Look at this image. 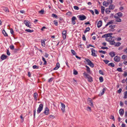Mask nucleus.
Segmentation results:
<instances>
[{
	"label": "nucleus",
	"mask_w": 127,
	"mask_h": 127,
	"mask_svg": "<svg viewBox=\"0 0 127 127\" xmlns=\"http://www.w3.org/2000/svg\"><path fill=\"white\" fill-rule=\"evenodd\" d=\"M83 75L86 77L88 79V81L90 82L93 81L92 77L89 75L88 74L85 72L83 73Z\"/></svg>",
	"instance_id": "1"
},
{
	"label": "nucleus",
	"mask_w": 127,
	"mask_h": 127,
	"mask_svg": "<svg viewBox=\"0 0 127 127\" xmlns=\"http://www.w3.org/2000/svg\"><path fill=\"white\" fill-rule=\"evenodd\" d=\"M85 60L88 63V64L92 67H94V65L93 63L91 62L89 59L87 58L85 59Z\"/></svg>",
	"instance_id": "2"
},
{
	"label": "nucleus",
	"mask_w": 127,
	"mask_h": 127,
	"mask_svg": "<svg viewBox=\"0 0 127 127\" xmlns=\"http://www.w3.org/2000/svg\"><path fill=\"white\" fill-rule=\"evenodd\" d=\"M43 107V105L42 104H40L37 110V112L38 113H40L41 111L42 110Z\"/></svg>",
	"instance_id": "3"
},
{
	"label": "nucleus",
	"mask_w": 127,
	"mask_h": 127,
	"mask_svg": "<svg viewBox=\"0 0 127 127\" xmlns=\"http://www.w3.org/2000/svg\"><path fill=\"white\" fill-rule=\"evenodd\" d=\"M79 19L80 20H83L86 18V17L84 15H80L78 16Z\"/></svg>",
	"instance_id": "4"
},
{
	"label": "nucleus",
	"mask_w": 127,
	"mask_h": 127,
	"mask_svg": "<svg viewBox=\"0 0 127 127\" xmlns=\"http://www.w3.org/2000/svg\"><path fill=\"white\" fill-rule=\"evenodd\" d=\"M49 108L47 107H46L45 110V111L43 112L46 115H48L49 113Z\"/></svg>",
	"instance_id": "5"
},
{
	"label": "nucleus",
	"mask_w": 127,
	"mask_h": 127,
	"mask_svg": "<svg viewBox=\"0 0 127 127\" xmlns=\"http://www.w3.org/2000/svg\"><path fill=\"white\" fill-rule=\"evenodd\" d=\"M66 31L64 30L62 32L63 39H65L66 35Z\"/></svg>",
	"instance_id": "6"
},
{
	"label": "nucleus",
	"mask_w": 127,
	"mask_h": 127,
	"mask_svg": "<svg viewBox=\"0 0 127 127\" xmlns=\"http://www.w3.org/2000/svg\"><path fill=\"white\" fill-rule=\"evenodd\" d=\"M61 107H62V108H61V110L63 112H64L65 111V104L63 103H61Z\"/></svg>",
	"instance_id": "7"
},
{
	"label": "nucleus",
	"mask_w": 127,
	"mask_h": 127,
	"mask_svg": "<svg viewBox=\"0 0 127 127\" xmlns=\"http://www.w3.org/2000/svg\"><path fill=\"white\" fill-rule=\"evenodd\" d=\"M91 51L92 55L94 57H96L97 55L95 54V51L93 48L91 49Z\"/></svg>",
	"instance_id": "8"
},
{
	"label": "nucleus",
	"mask_w": 127,
	"mask_h": 127,
	"mask_svg": "<svg viewBox=\"0 0 127 127\" xmlns=\"http://www.w3.org/2000/svg\"><path fill=\"white\" fill-rule=\"evenodd\" d=\"M123 15V14L122 13L119 12L116 14L114 16H116V17H122Z\"/></svg>",
	"instance_id": "9"
},
{
	"label": "nucleus",
	"mask_w": 127,
	"mask_h": 127,
	"mask_svg": "<svg viewBox=\"0 0 127 127\" xmlns=\"http://www.w3.org/2000/svg\"><path fill=\"white\" fill-rule=\"evenodd\" d=\"M77 19L76 18L75 16H73L71 18V23L72 24L74 25L76 24L75 20Z\"/></svg>",
	"instance_id": "10"
},
{
	"label": "nucleus",
	"mask_w": 127,
	"mask_h": 127,
	"mask_svg": "<svg viewBox=\"0 0 127 127\" xmlns=\"http://www.w3.org/2000/svg\"><path fill=\"white\" fill-rule=\"evenodd\" d=\"M114 60L115 61L118 62L120 61V57L118 56H116L114 57Z\"/></svg>",
	"instance_id": "11"
},
{
	"label": "nucleus",
	"mask_w": 127,
	"mask_h": 127,
	"mask_svg": "<svg viewBox=\"0 0 127 127\" xmlns=\"http://www.w3.org/2000/svg\"><path fill=\"white\" fill-rule=\"evenodd\" d=\"M114 17L115 19V22H121L122 20L120 17H116L115 16H114Z\"/></svg>",
	"instance_id": "12"
},
{
	"label": "nucleus",
	"mask_w": 127,
	"mask_h": 127,
	"mask_svg": "<svg viewBox=\"0 0 127 127\" xmlns=\"http://www.w3.org/2000/svg\"><path fill=\"white\" fill-rule=\"evenodd\" d=\"M113 23H114V24H117L116 23L114 22V20H111L110 21V22H108L107 23V24L105 26L106 27L107 26H108V25H109L111 24H113Z\"/></svg>",
	"instance_id": "13"
},
{
	"label": "nucleus",
	"mask_w": 127,
	"mask_h": 127,
	"mask_svg": "<svg viewBox=\"0 0 127 127\" xmlns=\"http://www.w3.org/2000/svg\"><path fill=\"white\" fill-rule=\"evenodd\" d=\"M119 113L121 116H123L124 113V109H121L119 110Z\"/></svg>",
	"instance_id": "14"
},
{
	"label": "nucleus",
	"mask_w": 127,
	"mask_h": 127,
	"mask_svg": "<svg viewBox=\"0 0 127 127\" xmlns=\"http://www.w3.org/2000/svg\"><path fill=\"white\" fill-rule=\"evenodd\" d=\"M7 57V56L3 54H2L0 57V59L2 60L6 59Z\"/></svg>",
	"instance_id": "15"
},
{
	"label": "nucleus",
	"mask_w": 127,
	"mask_h": 127,
	"mask_svg": "<svg viewBox=\"0 0 127 127\" xmlns=\"http://www.w3.org/2000/svg\"><path fill=\"white\" fill-rule=\"evenodd\" d=\"M45 39H41V45L43 47H45V46L46 45L45 43Z\"/></svg>",
	"instance_id": "16"
},
{
	"label": "nucleus",
	"mask_w": 127,
	"mask_h": 127,
	"mask_svg": "<svg viewBox=\"0 0 127 127\" xmlns=\"http://www.w3.org/2000/svg\"><path fill=\"white\" fill-rule=\"evenodd\" d=\"M106 88H103L102 90V92H101L100 93V94H99V96H101L103 95L105 91L106 90Z\"/></svg>",
	"instance_id": "17"
},
{
	"label": "nucleus",
	"mask_w": 127,
	"mask_h": 127,
	"mask_svg": "<svg viewBox=\"0 0 127 127\" xmlns=\"http://www.w3.org/2000/svg\"><path fill=\"white\" fill-rule=\"evenodd\" d=\"M102 21L100 20L99 21L97 25V26L98 28H100L102 26Z\"/></svg>",
	"instance_id": "18"
},
{
	"label": "nucleus",
	"mask_w": 127,
	"mask_h": 127,
	"mask_svg": "<svg viewBox=\"0 0 127 127\" xmlns=\"http://www.w3.org/2000/svg\"><path fill=\"white\" fill-rule=\"evenodd\" d=\"M24 23L25 24V25L30 28H31V27H30L29 25V23L30 22L29 21H25L24 22Z\"/></svg>",
	"instance_id": "19"
},
{
	"label": "nucleus",
	"mask_w": 127,
	"mask_h": 127,
	"mask_svg": "<svg viewBox=\"0 0 127 127\" xmlns=\"http://www.w3.org/2000/svg\"><path fill=\"white\" fill-rule=\"evenodd\" d=\"M33 96L35 100L36 101L38 97V94L37 93L35 92Z\"/></svg>",
	"instance_id": "20"
},
{
	"label": "nucleus",
	"mask_w": 127,
	"mask_h": 127,
	"mask_svg": "<svg viewBox=\"0 0 127 127\" xmlns=\"http://www.w3.org/2000/svg\"><path fill=\"white\" fill-rule=\"evenodd\" d=\"M109 54L112 57H113L115 55V52L113 51L110 52L109 53Z\"/></svg>",
	"instance_id": "21"
},
{
	"label": "nucleus",
	"mask_w": 127,
	"mask_h": 127,
	"mask_svg": "<svg viewBox=\"0 0 127 127\" xmlns=\"http://www.w3.org/2000/svg\"><path fill=\"white\" fill-rule=\"evenodd\" d=\"M60 67V64L59 63H57L56 67L54 69V70H56L58 69Z\"/></svg>",
	"instance_id": "22"
},
{
	"label": "nucleus",
	"mask_w": 127,
	"mask_h": 127,
	"mask_svg": "<svg viewBox=\"0 0 127 127\" xmlns=\"http://www.w3.org/2000/svg\"><path fill=\"white\" fill-rule=\"evenodd\" d=\"M113 37L112 36H110L109 37H107L106 38V40L108 41L109 42L111 40H112V38Z\"/></svg>",
	"instance_id": "23"
},
{
	"label": "nucleus",
	"mask_w": 127,
	"mask_h": 127,
	"mask_svg": "<svg viewBox=\"0 0 127 127\" xmlns=\"http://www.w3.org/2000/svg\"><path fill=\"white\" fill-rule=\"evenodd\" d=\"M85 67L86 68V70L88 73H90V68L87 65H86Z\"/></svg>",
	"instance_id": "24"
},
{
	"label": "nucleus",
	"mask_w": 127,
	"mask_h": 127,
	"mask_svg": "<svg viewBox=\"0 0 127 127\" xmlns=\"http://www.w3.org/2000/svg\"><path fill=\"white\" fill-rule=\"evenodd\" d=\"M101 12L102 14H104V11L105 10V7L103 6L101 7Z\"/></svg>",
	"instance_id": "25"
},
{
	"label": "nucleus",
	"mask_w": 127,
	"mask_h": 127,
	"mask_svg": "<svg viewBox=\"0 0 127 127\" xmlns=\"http://www.w3.org/2000/svg\"><path fill=\"white\" fill-rule=\"evenodd\" d=\"M3 10L6 12H9L8 9L7 7H3Z\"/></svg>",
	"instance_id": "26"
},
{
	"label": "nucleus",
	"mask_w": 127,
	"mask_h": 127,
	"mask_svg": "<svg viewBox=\"0 0 127 127\" xmlns=\"http://www.w3.org/2000/svg\"><path fill=\"white\" fill-rule=\"evenodd\" d=\"M114 5L113 4L110 5L109 7V8L110 9H113L115 8Z\"/></svg>",
	"instance_id": "27"
},
{
	"label": "nucleus",
	"mask_w": 127,
	"mask_h": 127,
	"mask_svg": "<svg viewBox=\"0 0 127 127\" xmlns=\"http://www.w3.org/2000/svg\"><path fill=\"white\" fill-rule=\"evenodd\" d=\"M103 4L104 6L107 7L109 5V4L107 2H106L105 1H104L103 2Z\"/></svg>",
	"instance_id": "28"
},
{
	"label": "nucleus",
	"mask_w": 127,
	"mask_h": 127,
	"mask_svg": "<svg viewBox=\"0 0 127 127\" xmlns=\"http://www.w3.org/2000/svg\"><path fill=\"white\" fill-rule=\"evenodd\" d=\"M108 66H111L112 67H114L115 66L114 64L113 63H109L108 64Z\"/></svg>",
	"instance_id": "29"
},
{
	"label": "nucleus",
	"mask_w": 127,
	"mask_h": 127,
	"mask_svg": "<svg viewBox=\"0 0 127 127\" xmlns=\"http://www.w3.org/2000/svg\"><path fill=\"white\" fill-rule=\"evenodd\" d=\"M2 33L5 36H8L7 34L6 33V32H5L4 30H3L2 31Z\"/></svg>",
	"instance_id": "30"
},
{
	"label": "nucleus",
	"mask_w": 127,
	"mask_h": 127,
	"mask_svg": "<svg viewBox=\"0 0 127 127\" xmlns=\"http://www.w3.org/2000/svg\"><path fill=\"white\" fill-rule=\"evenodd\" d=\"M105 12L106 13L109 14L111 12V11L108 8H106L105 9Z\"/></svg>",
	"instance_id": "31"
},
{
	"label": "nucleus",
	"mask_w": 127,
	"mask_h": 127,
	"mask_svg": "<svg viewBox=\"0 0 127 127\" xmlns=\"http://www.w3.org/2000/svg\"><path fill=\"white\" fill-rule=\"evenodd\" d=\"M90 30V28L89 27H87V28L84 31V33H86L87 32L89 31Z\"/></svg>",
	"instance_id": "32"
},
{
	"label": "nucleus",
	"mask_w": 127,
	"mask_h": 127,
	"mask_svg": "<svg viewBox=\"0 0 127 127\" xmlns=\"http://www.w3.org/2000/svg\"><path fill=\"white\" fill-rule=\"evenodd\" d=\"M25 31H27L29 32H33L34 31L33 30H31L29 29H26Z\"/></svg>",
	"instance_id": "33"
},
{
	"label": "nucleus",
	"mask_w": 127,
	"mask_h": 127,
	"mask_svg": "<svg viewBox=\"0 0 127 127\" xmlns=\"http://www.w3.org/2000/svg\"><path fill=\"white\" fill-rule=\"evenodd\" d=\"M124 98H127V91H126L124 93Z\"/></svg>",
	"instance_id": "34"
},
{
	"label": "nucleus",
	"mask_w": 127,
	"mask_h": 127,
	"mask_svg": "<svg viewBox=\"0 0 127 127\" xmlns=\"http://www.w3.org/2000/svg\"><path fill=\"white\" fill-rule=\"evenodd\" d=\"M114 40H111L110 42V43L111 45H114L115 44V42L114 41Z\"/></svg>",
	"instance_id": "35"
},
{
	"label": "nucleus",
	"mask_w": 127,
	"mask_h": 127,
	"mask_svg": "<svg viewBox=\"0 0 127 127\" xmlns=\"http://www.w3.org/2000/svg\"><path fill=\"white\" fill-rule=\"evenodd\" d=\"M42 60L44 62V64L46 65L47 64V62L45 60V59L43 57H42Z\"/></svg>",
	"instance_id": "36"
},
{
	"label": "nucleus",
	"mask_w": 127,
	"mask_h": 127,
	"mask_svg": "<svg viewBox=\"0 0 127 127\" xmlns=\"http://www.w3.org/2000/svg\"><path fill=\"white\" fill-rule=\"evenodd\" d=\"M99 80L100 82H102L103 81V79L102 77H100L99 78Z\"/></svg>",
	"instance_id": "37"
},
{
	"label": "nucleus",
	"mask_w": 127,
	"mask_h": 127,
	"mask_svg": "<svg viewBox=\"0 0 127 127\" xmlns=\"http://www.w3.org/2000/svg\"><path fill=\"white\" fill-rule=\"evenodd\" d=\"M55 118V117L53 115H50L48 117V118L49 119H54Z\"/></svg>",
	"instance_id": "38"
},
{
	"label": "nucleus",
	"mask_w": 127,
	"mask_h": 127,
	"mask_svg": "<svg viewBox=\"0 0 127 127\" xmlns=\"http://www.w3.org/2000/svg\"><path fill=\"white\" fill-rule=\"evenodd\" d=\"M44 12V10L43 9H42L40 11H39V13H40L41 14H43Z\"/></svg>",
	"instance_id": "39"
},
{
	"label": "nucleus",
	"mask_w": 127,
	"mask_h": 127,
	"mask_svg": "<svg viewBox=\"0 0 127 127\" xmlns=\"http://www.w3.org/2000/svg\"><path fill=\"white\" fill-rule=\"evenodd\" d=\"M71 14H72L71 12L70 11L66 13V14L68 16H71Z\"/></svg>",
	"instance_id": "40"
},
{
	"label": "nucleus",
	"mask_w": 127,
	"mask_h": 127,
	"mask_svg": "<svg viewBox=\"0 0 127 127\" xmlns=\"http://www.w3.org/2000/svg\"><path fill=\"white\" fill-rule=\"evenodd\" d=\"M115 27V26L112 25H111L109 26V28L111 29H113Z\"/></svg>",
	"instance_id": "41"
},
{
	"label": "nucleus",
	"mask_w": 127,
	"mask_h": 127,
	"mask_svg": "<svg viewBox=\"0 0 127 127\" xmlns=\"http://www.w3.org/2000/svg\"><path fill=\"white\" fill-rule=\"evenodd\" d=\"M121 43L120 42H118L116 43L115 45V46H119L120 45Z\"/></svg>",
	"instance_id": "42"
},
{
	"label": "nucleus",
	"mask_w": 127,
	"mask_h": 127,
	"mask_svg": "<svg viewBox=\"0 0 127 127\" xmlns=\"http://www.w3.org/2000/svg\"><path fill=\"white\" fill-rule=\"evenodd\" d=\"M32 68L33 69H38L39 68V67L38 66H37L36 65H34L33 66Z\"/></svg>",
	"instance_id": "43"
},
{
	"label": "nucleus",
	"mask_w": 127,
	"mask_h": 127,
	"mask_svg": "<svg viewBox=\"0 0 127 127\" xmlns=\"http://www.w3.org/2000/svg\"><path fill=\"white\" fill-rule=\"evenodd\" d=\"M112 34V33H109L107 34H106V36L107 37H109L110 36H111V35Z\"/></svg>",
	"instance_id": "44"
},
{
	"label": "nucleus",
	"mask_w": 127,
	"mask_h": 127,
	"mask_svg": "<svg viewBox=\"0 0 127 127\" xmlns=\"http://www.w3.org/2000/svg\"><path fill=\"white\" fill-rule=\"evenodd\" d=\"M52 17L55 18H57V16L55 14H53L52 15Z\"/></svg>",
	"instance_id": "45"
},
{
	"label": "nucleus",
	"mask_w": 127,
	"mask_h": 127,
	"mask_svg": "<svg viewBox=\"0 0 127 127\" xmlns=\"http://www.w3.org/2000/svg\"><path fill=\"white\" fill-rule=\"evenodd\" d=\"M73 74L75 75H76L78 74L77 71L75 69L73 70Z\"/></svg>",
	"instance_id": "46"
},
{
	"label": "nucleus",
	"mask_w": 127,
	"mask_h": 127,
	"mask_svg": "<svg viewBox=\"0 0 127 127\" xmlns=\"http://www.w3.org/2000/svg\"><path fill=\"white\" fill-rule=\"evenodd\" d=\"M54 24L56 26H57L58 24V22L57 20H55L54 21Z\"/></svg>",
	"instance_id": "47"
},
{
	"label": "nucleus",
	"mask_w": 127,
	"mask_h": 127,
	"mask_svg": "<svg viewBox=\"0 0 127 127\" xmlns=\"http://www.w3.org/2000/svg\"><path fill=\"white\" fill-rule=\"evenodd\" d=\"M117 70L119 72H122L123 71V70H122L121 68H117Z\"/></svg>",
	"instance_id": "48"
},
{
	"label": "nucleus",
	"mask_w": 127,
	"mask_h": 127,
	"mask_svg": "<svg viewBox=\"0 0 127 127\" xmlns=\"http://www.w3.org/2000/svg\"><path fill=\"white\" fill-rule=\"evenodd\" d=\"M103 61L106 64H107L109 62V61L107 60H104Z\"/></svg>",
	"instance_id": "49"
},
{
	"label": "nucleus",
	"mask_w": 127,
	"mask_h": 127,
	"mask_svg": "<svg viewBox=\"0 0 127 127\" xmlns=\"http://www.w3.org/2000/svg\"><path fill=\"white\" fill-rule=\"evenodd\" d=\"M122 58L123 59H125L126 58H127V56L125 55H124L122 56Z\"/></svg>",
	"instance_id": "50"
},
{
	"label": "nucleus",
	"mask_w": 127,
	"mask_h": 127,
	"mask_svg": "<svg viewBox=\"0 0 127 127\" xmlns=\"http://www.w3.org/2000/svg\"><path fill=\"white\" fill-rule=\"evenodd\" d=\"M53 79L54 78H50L49 79L48 81V82L49 83L51 82L53 80Z\"/></svg>",
	"instance_id": "51"
},
{
	"label": "nucleus",
	"mask_w": 127,
	"mask_h": 127,
	"mask_svg": "<svg viewBox=\"0 0 127 127\" xmlns=\"http://www.w3.org/2000/svg\"><path fill=\"white\" fill-rule=\"evenodd\" d=\"M71 51L72 53L73 54V55H75V52L74 50H71Z\"/></svg>",
	"instance_id": "52"
},
{
	"label": "nucleus",
	"mask_w": 127,
	"mask_h": 127,
	"mask_svg": "<svg viewBox=\"0 0 127 127\" xmlns=\"http://www.w3.org/2000/svg\"><path fill=\"white\" fill-rule=\"evenodd\" d=\"M88 102L89 103V104L90 105H91L92 106H93V103L92 101H89Z\"/></svg>",
	"instance_id": "53"
},
{
	"label": "nucleus",
	"mask_w": 127,
	"mask_h": 127,
	"mask_svg": "<svg viewBox=\"0 0 127 127\" xmlns=\"http://www.w3.org/2000/svg\"><path fill=\"white\" fill-rule=\"evenodd\" d=\"M73 8L74 9L76 10H78L79 9V7L78 6H74Z\"/></svg>",
	"instance_id": "54"
},
{
	"label": "nucleus",
	"mask_w": 127,
	"mask_h": 127,
	"mask_svg": "<svg viewBox=\"0 0 127 127\" xmlns=\"http://www.w3.org/2000/svg\"><path fill=\"white\" fill-rule=\"evenodd\" d=\"M87 110L88 111H90L91 112V108L89 106L88 107L87 109Z\"/></svg>",
	"instance_id": "55"
},
{
	"label": "nucleus",
	"mask_w": 127,
	"mask_h": 127,
	"mask_svg": "<svg viewBox=\"0 0 127 127\" xmlns=\"http://www.w3.org/2000/svg\"><path fill=\"white\" fill-rule=\"evenodd\" d=\"M90 47H93L94 48H95V47L94 46L92 45L91 44H89L88 45H87V48H89Z\"/></svg>",
	"instance_id": "56"
},
{
	"label": "nucleus",
	"mask_w": 127,
	"mask_h": 127,
	"mask_svg": "<svg viewBox=\"0 0 127 127\" xmlns=\"http://www.w3.org/2000/svg\"><path fill=\"white\" fill-rule=\"evenodd\" d=\"M95 12L96 14H99L98 11L96 9H95Z\"/></svg>",
	"instance_id": "57"
},
{
	"label": "nucleus",
	"mask_w": 127,
	"mask_h": 127,
	"mask_svg": "<svg viewBox=\"0 0 127 127\" xmlns=\"http://www.w3.org/2000/svg\"><path fill=\"white\" fill-rule=\"evenodd\" d=\"M99 52L100 53H101L103 54H105L106 53V52L105 51H103L102 50H100L99 51Z\"/></svg>",
	"instance_id": "58"
},
{
	"label": "nucleus",
	"mask_w": 127,
	"mask_h": 127,
	"mask_svg": "<svg viewBox=\"0 0 127 127\" xmlns=\"http://www.w3.org/2000/svg\"><path fill=\"white\" fill-rule=\"evenodd\" d=\"M10 48L11 49L13 50L14 49V46L13 45H12L10 46Z\"/></svg>",
	"instance_id": "59"
},
{
	"label": "nucleus",
	"mask_w": 127,
	"mask_h": 127,
	"mask_svg": "<svg viewBox=\"0 0 127 127\" xmlns=\"http://www.w3.org/2000/svg\"><path fill=\"white\" fill-rule=\"evenodd\" d=\"M112 2V0H108L107 2L109 4H111Z\"/></svg>",
	"instance_id": "60"
},
{
	"label": "nucleus",
	"mask_w": 127,
	"mask_h": 127,
	"mask_svg": "<svg viewBox=\"0 0 127 127\" xmlns=\"http://www.w3.org/2000/svg\"><path fill=\"white\" fill-rule=\"evenodd\" d=\"M83 39L84 40H86V39L85 37V36L84 35H83V36L82 37Z\"/></svg>",
	"instance_id": "61"
},
{
	"label": "nucleus",
	"mask_w": 127,
	"mask_h": 127,
	"mask_svg": "<svg viewBox=\"0 0 127 127\" xmlns=\"http://www.w3.org/2000/svg\"><path fill=\"white\" fill-rule=\"evenodd\" d=\"M123 76L125 77H126L127 76V72L126 71H125L124 72V73L123 74Z\"/></svg>",
	"instance_id": "62"
},
{
	"label": "nucleus",
	"mask_w": 127,
	"mask_h": 127,
	"mask_svg": "<svg viewBox=\"0 0 127 127\" xmlns=\"http://www.w3.org/2000/svg\"><path fill=\"white\" fill-rule=\"evenodd\" d=\"M123 51L124 53L127 54V48L124 49Z\"/></svg>",
	"instance_id": "63"
},
{
	"label": "nucleus",
	"mask_w": 127,
	"mask_h": 127,
	"mask_svg": "<svg viewBox=\"0 0 127 127\" xmlns=\"http://www.w3.org/2000/svg\"><path fill=\"white\" fill-rule=\"evenodd\" d=\"M10 32L12 34H13L14 31H13V29H10Z\"/></svg>",
	"instance_id": "64"
}]
</instances>
